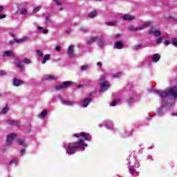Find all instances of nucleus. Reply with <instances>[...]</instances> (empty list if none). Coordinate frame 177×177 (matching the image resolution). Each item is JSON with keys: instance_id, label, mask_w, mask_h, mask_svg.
<instances>
[{"instance_id": "f257e3e1", "label": "nucleus", "mask_w": 177, "mask_h": 177, "mask_svg": "<svg viewBox=\"0 0 177 177\" xmlns=\"http://www.w3.org/2000/svg\"><path fill=\"white\" fill-rule=\"evenodd\" d=\"M174 86L169 88L163 91L160 90L156 91V93L160 96L161 99L160 107L158 109L157 115H164L175 104V102H169V96H171L174 99L177 98V77L174 83Z\"/></svg>"}, {"instance_id": "f03ea898", "label": "nucleus", "mask_w": 177, "mask_h": 177, "mask_svg": "<svg viewBox=\"0 0 177 177\" xmlns=\"http://www.w3.org/2000/svg\"><path fill=\"white\" fill-rule=\"evenodd\" d=\"M73 136L74 138H78L80 140L75 143H66L64 145L66 154H75L78 150L84 151L85 147H88V144H86L84 140L87 142H91L92 140V136L85 132L75 133Z\"/></svg>"}, {"instance_id": "7ed1b4c3", "label": "nucleus", "mask_w": 177, "mask_h": 177, "mask_svg": "<svg viewBox=\"0 0 177 177\" xmlns=\"http://www.w3.org/2000/svg\"><path fill=\"white\" fill-rule=\"evenodd\" d=\"M127 160H130L128 162L129 165H130L129 171L131 175H133L136 172V170L133 168H139L140 167V163H139V161H138V159L135 156L131 157V158H127Z\"/></svg>"}, {"instance_id": "20e7f679", "label": "nucleus", "mask_w": 177, "mask_h": 177, "mask_svg": "<svg viewBox=\"0 0 177 177\" xmlns=\"http://www.w3.org/2000/svg\"><path fill=\"white\" fill-rule=\"evenodd\" d=\"M100 93H103V92H106V91H107V89L110 88V83L107 80H106V77L104 76H102L100 79Z\"/></svg>"}, {"instance_id": "39448f33", "label": "nucleus", "mask_w": 177, "mask_h": 177, "mask_svg": "<svg viewBox=\"0 0 177 177\" xmlns=\"http://www.w3.org/2000/svg\"><path fill=\"white\" fill-rule=\"evenodd\" d=\"M151 24V21H147L145 22L142 25H140V26L135 27L133 26H130L128 27L129 31H140V30H145V28L149 27Z\"/></svg>"}, {"instance_id": "423d86ee", "label": "nucleus", "mask_w": 177, "mask_h": 177, "mask_svg": "<svg viewBox=\"0 0 177 177\" xmlns=\"http://www.w3.org/2000/svg\"><path fill=\"white\" fill-rule=\"evenodd\" d=\"M17 9H19L21 12V15H23V16H26L28 13L27 10V3L26 2H21L17 4Z\"/></svg>"}, {"instance_id": "0eeeda50", "label": "nucleus", "mask_w": 177, "mask_h": 177, "mask_svg": "<svg viewBox=\"0 0 177 177\" xmlns=\"http://www.w3.org/2000/svg\"><path fill=\"white\" fill-rule=\"evenodd\" d=\"M71 84H73V82L71 81H65L62 84L55 86V89L56 91H61V89L67 88V86H69V85H71Z\"/></svg>"}, {"instance_id": "6e6552de", "label": "nucleus", "mask_w": 177, "mask_h": 177, "mask_svg": "<svg viewBox=\"0 0 177 177\" xmlns=\"http://www.w3.org/2000/svg\"><path fill=\"white\" fill-rule=\"evenodd\" d=\"M15 138H16L15 133H10V134L7 135V137L6 139V145L10 146V145H12V142H13V140H15Z\"/></svg>"}, {"instance_id": "1a4fd4ad", "label": "nucleus", "mask_w": 177, "mask_h": 177, "mask_svg": "<svg viewBox=\"0 0 177 177\" xmlns=\"http://www.w3.org/2000/svg\"><path fill=\"white\" fill-rule=\"evenodd\" d=\"M27 41H28V37H25L21 39H15L14 40H11V41H10V44H13L15 42H17V44H24V42H27Z\"/></svg>"}, {"instance_id": "9d476101", "label": "nucleus", "mask_w": 177, "mask_h": 177, "mask_svg": "<svg viewBox=\"0 0 177 177\" xmlns=\"http://www.w3.org/2000/svg\"><path fill=\"white\" fill-rule=\"evenodd\" d=\"M148 34L149 35H154V37H160V35H161V32L160 30H156L154 28H151L148 31Z\"/></svg>"}, {"instance_id": "9b49d317", "label": "nucleus", "mask_w": 177, "mask_h": 177, "mask_svg": "<svg viewBox=\"0 0 177 177\" xmlns=\"http://www.w3.org/2000/svg\"><path fill=\"white\" fill-rule=\"evenodd\" d=\"M91 102H92V99L86 98L81 102L80 106L82 107H83L84 109H85V108L88 107V106H89V103H91Z\"/></svg>"}, {"instance_id": "f8f14e48", "label": "nucleus", "mask_w": 177, "mask_h": 177, "mask_svg": "<svg viewBox=\"0 0 177 177\" xmlns=\"http://www.w3.org/2000/svg\"><path fill=\"white\" fill-rule=\"evenodd\" d=\"M68 55L70 57H75V53H74V46L73 45H71L69 46L68 48Z\"/></svg>"}, {"instance_id": "ddd939ff", "label": "nucleus", "mask_w": 177, "mask_h": 177, "mask_svg": "<svg viewBox=\"0 0 177 177\" xmlns=\"http://www.w3.org/2000/svg\"><path fill=\"white\" fill-rule=\"evenodd\" d=\"M6 122L8 125H12L14 127H20V123L17 120L8 119L6 120Z\"/></svg>"}, {"instance_id": "4468645a", "label": "nucleus", "mask_w": 177, "mask_h": 177, "mask_svg": "<svg viewBox=\"0 0 177 177\" xmlns=\"http://www.w3.org/2000/svg\"><path fill=\"white\" fill-rule=\"evenodd\" d=\"M43 81H48V80H51V81H55L57 80V77L56 76H52L50 75H44L42 78Z\"/></svg>"}, {"instance_id": "2eb2a0df", "label": "nucleus", "mask_w": 177, "mask_h": 177, "mask_svg": "<svg viewBox=\"0 0 177 177\" xmlns=\"http://www.w3.org/2000/svg\"><path fill=\"white\" fill-rule=\"evenodd\" d=\"M61 102L64 106H74L75 101H68L64 99H61Z\"/></svg>"}, {"instance_id": "dca6fc26", "label": "nucleus", "mask_w": 177, "mask_h": 177, "mask_svg": "<svg viewBox=\"0 0 177 177\" xmlns=\"http://www.w3.org/2000/svg\"><path fill=\"white\" fill-rule=\"evenodd\" d=\"M104 126L105 127V128H107V129H114V125L113 124V122H111V120H106L104 122Z\"/></svg>"}, {"instance_id": "f3484780", "label": "nucleus", "mask_w": 177, "mask_h": 177, "mask_svg": "<svg viewBox=\"0 0 177 177\" xmlns=\"http://www.w3.org/2000/svg\"><path fill=\"white\" fill-rule=\"evenodd\" d=\"M2 55L4 57L14 56L15 53H13V50H6L3 51Z\"/></svg>"}, {"instance_id": "a211bd4d", "label": "nucleus", "mask_w": 177, "mask_h": 177, "mask_svg": "<svg viewBox=\"0 0 177 177\" xmlns=\"http://www.w3.org/2000/svg\"><path fill=\"white\" fill-rule=\"evenodd\" d=\"M114 48L115 49H122V48H124V44H122V41H116L114 44Z\"/></svg>"}, {"instance_id": "6ab92c4d", "label": "nucleus", "mask_w": 177, "mask_h": 177, "mask_svg": "<svg viewBox=\"0 0 177 177\" xmlns=\"http://www.w3.org/2000/svg\"><path fill=\"white\" fill-rule=\"evenodd\" d=\"M17 142L20 145V146H23V147H27V146H28V144L26 143V142L21 138H17Z\"/></svg>"}, {"instance_id": "aec40b11", "label": "nucleus", "mask_w": 177, "mask_h": 177, "mask_svg": "<svg viewBox=\"0 0 177 177\" xmlns=\"http://www.w3.org/2000/svg\"><path fill=\"white\" fill-rule=\"evenodd\" d=\"M152 62L153 63H157V62L160 61V59H161V57L160 56V54H154L152 55Z\"/></svg>"}, {"instance_id": "412c9836", "label": "nucleus", "mask_w": 177, "mask_h": 177, "mask_svg": "<svg viewBox=\"0 0 177 177\" xmlns=\"http://www.w3.org/2000/svg\"><path fill=\"white\" fill-rule=\"evenodd\" d=\"M47 114H48V111H46V109H44L43 111L40 113V114L38 115V117L39 118H40V120H44V118L46 117Z\"/></svg>"}, {"instance_id": "4be33fe9", "label": "nucleus", "mask_w": 177, "mask_h": 177, "mask_svg": "<svg viewBox=\"0 0 177 177\" xmlns=\"http://www.w3.org/2000/svg\"><path fill=\"white\" fill-rule=\"evenodd\" d=\"M16 66L21 71H23L24 70V67H23V62L21 61L17 60Z\"/></svg>"}, {"instance_id": "5701e85b", "label": "nucleus", "mask_w": 177, "mask_h": 177, "mask_svg": "<svg viewBox=\"0 0 177 177\" xmlns=\"http://www.w3.org/2000/svg\"><path fill=\"white\" fill-rule=\"evenodd\" d=\"M12 84L14 86H20V85H23V82L18 79H14Z\"/></svg>"}, {"instance_id": "b1692460", "label": "nucleus", "mask_w": 177, "mask_h": 177, "mask_svg": "<svg viewBox=\"0 0 177 177\" xmlns=\"http://www.w3.org/2000/svg\"><path fill=\"white\" fill-rule=\"evenodd\" d=\"M124 20H126V21H131V20H134L135 17L129 15H124L122 16V17Z\"/></svg>"}, {"instance_id": "393cba45", "label": "nucleus", "mask_w": 177, "mask_h": 177, "mask_svg": "<svg viewBox=\"0 0 177 177\" xmlns=\"http://www.w3.org/2000/svg\"><path fill=\"white\" fill-rule=\"evenodd\" d=\"M97 39H99V37H97V36L92 37L91 39L87 41V45H91L93 44V42H96Z\"/></svg>"}, {"instance_id": "a878e982", "label": "nucleus", "mask_w": 177, "mask_h": 177, "mask_svg": "<svg viewBox=\"0 0 177 177\" xmlns=\"http://www.w3.org/2000/svg\"><path fill=\"white\" fill-rule=\"evenodd\" d=\"M48 60H50V55H49V54H46L44 56L41 64H45V63H46V62H48Z\"/></svg>"}, {"instance_id": "bb28decb", "label": "nucleus", "mask_w": 177, "mask_h": 177, "mask_svg": "<svg viewBox=\"0 0 177 177\" xmlns=\"http://www.w3.org/2000/svg\"><path fill=\"white\" fill-rule=\"evenodd\" d=\"M88 16L90 19H93V17H96V16H97V11H92L91 12H90L88 14Z\"/></svg>"}, {"instance_id": "cd10ccee", "label": "nucleus", "mask_w": 177, "mask_h": 177, "mask_svg": "<svg viewBox=\"0 0 177 177\" xmlns=\"http://www.w3.org/2000/svg\"><path fill=\"white\" fill-rule=\"evenodd\" d=\"M89 70V64H84L80 67V71H87Z\"/></svg>"}, {"instance_id": "c85d7f7f", "label": "nucleus", "mask_w": 177, "mask_h": 177, "mask_svg": "<svg viewBox=\"0 0 177 177\" xmlns=\"http://www.w3.org/2000/svg\"><path fill=\"white\" fill-rule=\"evenodd\" d=\"M9 111V106L6 105L4 108H3L1 111V114H6Z\"/></svg>"}, {"instance_id": "c756f323", "label": "nucleus", "mask_w": 177, "mask_h": 177, "mask_svg": "<svg viewBox=\"0 0 177 177\" xmlns=\"http://www.w3.org/2000/svg\"><path fill=\"white\" fill-rule=\"evenodd\" d=\"M37 30H39V31H41L43 34H48V29H44V28L41 26L37 27Z\"/></svg>"}, {"instance_id": "7c9ffc66", "label": "nucleus", "mask_w": 177, "mask_h": 177, "mask_svg": "<svg viewBox=\"0 0 177 177\" xmlns=\"http://www.w3.org/2000/svg\"><path fill=\"white\" fill-rule=\"evenodd\" d=\"M104 40L100 39L99 41H98V46H100V48H103V46H104Z\"/></svg>"}, {"instance_id": "2f4dec72", "label": "nucleus", "mask_w": 177, "mask_h": 177, "mask_svg": "<svg viewBox=\"0 0 177 177\" xmlns=\"http://www.w3.org/2000/svg\"><path fill=\"white\" fill-rule=\"evenodd\" d=\"M136 99V96H132L129 97L127 102L129 104H131V103H133V102H135Z\"/></svg>"}, {"instance_id": "473e14b6", "label": "nucleus", "mask_w": 177, "mask_h": 177, "mask_svg": "<svg viewBox=\"0 0 177 177\" xmlns=\"http://www.w3.org/2000/svg\"><path fill=\"white\" fill-rule=\"evenodd\" d=\"M120 102V100H114L113 101H112V102L110 104V106L111 107H115V106H117V103Z\"/></svg>"}, {"instance_id": "72a5a7b5", "label": "nucleus", "mask_w": 177, "mask_h": 177, "mask_svg": "<svg viewBox=\"0 0 177 177\" xmlns=\"http://www.w3.org/2000/svg\"><path fill=\"white\" fill-rule=\"evenodd\" d=\"M36 53L39 57H42V56H44V53H42V50H37Z\"/></svg>"}, {"instance_id": "f704fd0d", "label": "nucleus", "mask_w": 177, "mask_h": 177, "mask_svg": "<svg viewBox=\"0 0 177 177\" xmlns=\"http://www.w3.org/2000/svg\"><path fill=\"white\" fill-rule=\"evenodd\" d=\"M41 6L34 8L33 13H37V12H39V10H41Z\"/></svg>"}, {"instance_id": "c9c22d12", "label": "nucleus", "mask_w": 177, "mask_h": 177, "mask_svg": "<svg viewBox=\"0 0 177 177\" xmlns=\"http://www.w3.org/2000/svg\"><path fill=\"white\" fill-rule=\"evenodd\" d=\"M17 162H19V160L15 158L10 161V164L12 165V164H17Z\"/></svg>"}, {"instance_id": "e433bc0d", "label": "nucleus", "mask_w": 177, "mask_h": 177, "mask_svg": "<svg viewBox=\"0 0 177 177\" xmlns=\"http://www.w3.org/2000/svg\"><path fill=\"white\" fill-rule=\"evenodd\" d=\"M54 3H55V5H57V6H60L61 5H62V1H60V0H53Z\"/></svg>"}, {"instance_id": "4c0bfd02", "label": "nucleus", "mask_w": 177, "mask_h": 177, "mask_svg": "<svg viewBox=\"0 0 177 177\" xmlns=\"http://www.w3.org/2000/svg\"><path fill=\"white\" fill-rule=\"evenodd\" d=\"M122 74L120 73H114L113 75V78H120L121 77Z\"/></svg>"}, {"instance_id": "58836bf2", "label": "nucleus", "mask_w": 177, "mask_h": 177, "mask_svg": "<svg viewBox=\"0 0 177 177\" xmlns=\"http://www.w3.org/2000/svg\"><path fill=\"white\" fill-rule=\"evenodd\" d=\"M171 42L174 46H176L177 48V39L176 38L173 39Z\"/></svg>"}, {"instance_id": "ea45409f", "label": "nucleus", "mask_w": 177, "mask_h": 177, "mask_svg": "<svg viewBox=\"0 0 177 177\" xmlns=\"http://www.w3.org/2000/svg\"><path fill=\"white\" fill-rule=\"evenodd\" d=\"M24 63H26V64H30L31 63V61L27 58H25L23 59Z\"/></svg>"}, {"instance_id": "a19ab883", "label": "nucleus", "mask_w": 177, "mask_h": 177, "mask_svg": "<svg viewBox=\"0 0 177 177\" xmlns=\"http://www.w3.org/2000/svg\"><path fill=\"white\" fill-rule=\"evenodd\" d=\"M117 22L111 21V22H106L107 26H115Z\"/></svg>"}, {"instance_id": "79ce46f5", "label": "nucleus", "mask_w": 177, "mask_h": 177, "mask_svg": "<svg viewBox=\"0 0 177 177\" xmlns=\"http://www.w3.org/2000/svg\"><path fill=\"white\" fill-rule=\"evenodd\" d=\"M45 21H46V24H50V20L49 17H45Z\"/></svg>"}, {"instance_id": "37998d69", "label": "nucleus", "mask_w": 177, "mask_h": 177, "mask_svg": "<svg viewBox=\"0 0 177 177\" xmlns=\"http://www.w3.org/2000/svg\"><path fill=\"white\" fill-rule=\"evenodd\" d=\"M161 42H162V37H158L156 39V44H161Z\"/></svg>"}, {"instance_id": "c03bdc74", "label": "nucleus", "mask_w": 177, "mask_h": 177, "mask_svg": "<svg viewBox=\"0 0 177 177\" xmlns=\"http://www.w3.org/2000/svg\"><path fill=\"white\" fill-rule=\"evenodd\" d=\"M142 47V44H137L134 46V49L136 50H138V49H139V48H141Z\"/></svg>"}, {"instance_id": "a18cd8bd", "label": "nucleus", "mask_w": 177, "mask_h": 177, "mask_svg": "<svg viewBox=\"0 0 177 177\" xmlns=\"http://www.w3.org/2000/svg\"><path fill=\"white\" fill-rule=\"evenodd\" d=\"M166 19H172L174 21H176V23H177V19L172 16L167 17Z\"/></svg>"}, {"instance_id": "49530a36", "label": "nucleus", "mask_w": 177, "mask_h": 177, "mask_svg": "<svg viewBox=\"0 0 177 177\" xmlns=\"http://www.w3.org/2000/svg\"><path fill=\"white\" fill-rule=\"evenodd\" d=\"M6 75V72L5 71H0V75L3 76Z\"/></svg>"}, {"instance_id": "de8ad7c7", "label": "nucleus", "mask_w": 177, "mask_h": 177, "mask_svg": "<svg viewBox=\"0 0 177 177\" xmlns=\"http://www.w3.org/2000/svg\"><path fill=\"white\" fill-rule=\"evenodd\" d=\"M80 30L81 31H84V32L88 31V28H86V27H82Z\"/></svg>"}, {"instance_id": "09e8293b", "label": "nucleus", "mask_w": 177, "mask_h": 177, "mask_svg": "<svg viewBox=\"0 0 177 177\" xmlns=\"http://www.w3.org/2000/svg\"><path fill=\"white\" fill-rule=\"evenodd\" d=\"M5 17H6V15L0 14V20L2 19H5Z\"/></svg>"}, {"instance_id": "8fccbe9b", "label": "nucleus", "mask_w": 177, "mask_h": 177, "mask_svg": "<svg viewBox=\"0 0 177 177\" xmlns=\"http://www.w3.org/2000/svg\"><path fill=\"white\" fill-rule=\"evenodd\" d=\"M165 44L167 46H168V45H169V41L165 40Z\"/></svg>"}, {"instance_id": "3c124183", "label": "nucleus", "mask_w": 177, "mask_h": 177, "mask_svg": "<svg viewBox=\"0 0 177 177\" xmlns=\"http://www.w3.org/2000/svg\"><path fill=\"white\" fill-rule=\"evenodd\" d=\"M97 66L98 67H102V62H97Z\"/></svg>"}, {"instance_id": "603ef678", "label": "nucleus", "mask_w": 177, "mask_h": 177, "mask_svg": "<svg viewBox=\"0 0 177 177\" xmlns=\"http://www.w3.org/2000/svg\"><path fill=\"white\" fill-rule=\"evenodd\" d=\"M21 154H26V149H22L21 151Z\"/></svg>"}, {"instance_id": "864d4df0", "label": "nucleus", "mask_w": 177, "mask_h": 177, "mask_svg": "<svg viewBox=\"0 0 177 177\" xmlns=\"http://www.w3.org/2000/svg\"><path fill=\"white\" fill-rule=\"evenodd\" d=\"M55 50H57V52L60 51V46H57L55 48Z\"/></svg>"}, {"instance_id": "5fc2aeb1", "label": "nucleus", "mask_w": 177, "mask_h": 177, "mask_svg": "<svg viewBox=\"0 0 177 177\" xmlns=\"http://www.w3.org/2000/svg\"><path fill=\"white\" fill-rule=\"evenodd\" d=\"M2 10H3V7L0 6V13H1V12H2Z\"/></svg>"}, {"instance_id": "6e6d98bb", "label": "nucleus", "mask_w": 177, "mask_h": 177, "mask_svg": "<svg viewBox=\"0 0 177 177\" xmlns=\"http://www.w3.org/2000/svg\"><path fill=\"white\" fill-rule=\"evenodd\" d=\"M172 115H175L176 117H177V112L174 113L172 114Z\"/></svg>"}, {"instance_id": "4d7b16f0", "label": "nucleus", "mask_w": 177, "mask_h": 177, "mask_svg": "<svg viewBox=\"0 0 177 177\" xmlns=\"http://www.w3.org/2000/svg\"><path fill=\"white\" fill-rule=\"evenodd\" d=\"M128 136H129V134H126L124 138H128Z\"/></svg>"}, {"instance_id": "13d9d810", "label": "nucleus", "mask_w": 177, "mask_h": 177, "mask_svg": "<svg viewBox=\"0 0 177 177\" xmlns=\"http://www.w3.org/2000/svg\"><path fill=\"white\" fill-rule=\"evenodd\" d=\"M154 147V145H152L151 147H149V149H153Z\"/></svg>"}, {"instance_id": "bf43d9fd", "label": "nucleus", "mask_w": 177, "mask_h": 177, "mask_svg": "<svg viewBox=\"0 0 177 177\" xmlns=\"http://www.w3.org/2000/svg\"><path fill=\"white\" fill-rule=\"evenodd\" d=\"M77 88H81V85H78V86H77Z\"/></svg>"}, {"instance_id": "052dcab7", "label": "nucleus", "mask_w": 177, "mask_h": 177, "mask_svg": "<svg viewBox=\"0 0 177 177\" xmlns=\"http://www.w3.org/2000/svg\"><path fill=\"white\" fill-rule=\"evenodd\" d=\"M89 96H92V93L89 94Z\"/></svg>"}, {"instance_id": "680f3d73", "label": "nucleus", "mask_w": 177, "mask_h": 177, "mask_svg": "<svg viewBox=\"0 0 177 177\" xmlns=\"http://www.w3.org/2000/svg\"><path fill=\"white\" fill-rule=\"evenodd\" d=\"M60 10H63V8H60Z\"/></svg>"}, {"instance_id": "e2e57ef3", "label": "nucleus", "mask_w": 177, "mask_h": 177, "mask_svg": "<svg viewBox=\"0 0 177 177\" xmlns=\"http://www.w3.org/2000/svg\"><path fill=\"white\" fill-rule=\"evenodd\" d=\"M67 34H68V31H66Z\"/></svg>"}, {"instance_id": "0e129e2a", "label": "nucleus", "mask_w": 177, "mask_h": 177, "mask_svg": "<svg viewBox=\"0 0 177 177\" xmlns=\"http://www.w3.org/2000/svg\"><path fill=\"white\" fill-rule=\"evenodd\" d=\"M0 97H1V95H0Z\"/></svg>"}]
</instances>
